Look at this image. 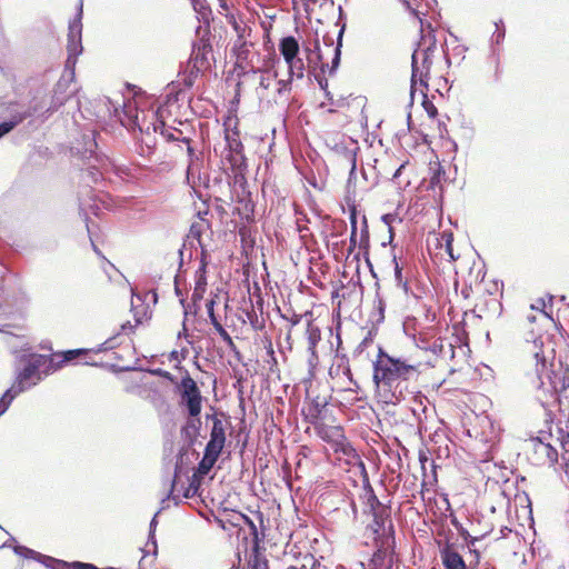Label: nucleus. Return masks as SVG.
<instances>
[{
	"label": "nucleus",
	"instance_id": "f257e3e1",
	"mask_svg": "<svg viewBox=\"0 0 569 569\" xmlns=\"http://www.w3.org/2000/svg\"><path fill=\"white\" fill-rule=\"evenodd\" d=\"M420 41L412 53L411 84L428 89V82L443 56L442 48L438 47L435 30L430 23L420 20Z\"/></svg>",
	"mask_w": 569,
	"mask_h": 569
},
{
	"label": "nucleus",
	"instance_id": "f03ea898",
	"mask_svg": "<svg viewBox=\"0 0 569 569\" xmlns=\"http://www.w3.org/2000/svg\"><path fill=\"white\" fill-rule=\"evenodd\" d=\"M420 363H410L405 359L395 358L379 348L378 358L373 363V381L391 388L397 381H407L419 375Z\"/></svg>",
	"mask_w": 569,
	"mask_h": 569
},
{
	"label": "nucleus",
	"instance_id": "7ed1b4c3",
	"mask_svg": "<svg viewBox=\"0 0 569 569\" xmlns=\"http://www.w3.org/2000/svg\"><path fill=\"white\" fill-rule=\"evenodd\" d=\"M212 44L209 30L201 33L198 30V39L193 42L192 52L188 61L189 76L184 79L188 87L193 84L194 78L211 67Z\"/></svg>",
	"mask_w": 569,
	"mask_h": 569
},
{
	"label": "nucleus",
	"instance_id": "20e7f679",
	"mask_svg": "<svg viewBox=\"0 0 569 569\" xmlns=\"http://www.w3.org/2000/svg\"><path fill=\"white\" fill-rule=\"evenodd\" d=\"M224 138L229 148L228 160L233 169H241L246 166L243 144L240 139L239 119L236 114L229 113L223 121Z\"/></svg>",
	"mask_w": 569,
	"mask_h": 569
},
{
	"label": "nucleus",
	"instance_id": "39448f33",
	"mask_svg": "<svg viewBox=\"0 0 569 569\" xmlns=\"http://www.w3.org/2000/svg\"><path fill=\"white\" fill-rule=\"evenodd\" d=\"M177 388L180 396L179 405L187 410L189 417L199 418L202 410L203 397L197 382L188 371H186V375L181 378Z\"/></svg>",
	"mask_w": 569,
	"mask_h": 569
},
{
	"label": "nucleus",
	"instance_id": "423d86ee",
	"mask_svg": "<svg viewBox=\"0 0 569 569\" xmlns=\"http://www.w3.org/2000/svg\"><path fill=\"white\" fill-rule=\"evenodd\" d=\"M112 339L106 340L99 348L97 349H73V350H67L63 352H56L52 353L49 359L48 369L49 370H58L60 369L64 363L73 361L76 359H81V362L83 365L89 366H97V361L93 360L92 355H96L101 351H106L109 349H112Z\"/></svg>",
	"mask_w": 569,
	"mask_h": 569
},
{
	"label": "nucleus",
	"instance_id": "0eeeda50",
	"mask_svg": "<svg viewBox=\"0 0 569 569\" xmlns=\"http://www.w3.org/2000/svg\"><path fill=\"white\" fill-rule=\"evenodd\" d=\"M527 456L535 466H555L558 462V451L540 437L529 439Z\"/></svg>",
	"mask_w": 569,
	"mask_h": 569
},
{
	"label": "nucleus",
	"instance_id": "6e6552de",
	"mask_svg": "<svg viewBox=\"0 0 569 569\" xmlns=\"http://www.w3.org/2000/svg\"><path fill=\"white\" fill-rule=\"evenodd\" d=\"M82 10L80 9L73 20L69 22L68 31V58L66 60V68L73 71L77 58L82 52V23H81Z\"/></svg>",
	"mask_w": 569,
	"mask_h": 569
},
{
	"label": "nucleus",
	"instance_id": "1a4fd4ad",
	"mask_svg": "<svg viewBox=\"0 0 569 569\" xmlns=\"http://www.w3.org/2000/svg\"><path fill=\"white\" fill-rule=\"evenodd\" d=\"M48 357L42 355L33 356L17 377V381L13 385L17 388L16 393H20L24 389L34 386L41 379L40 368L43 366L48 367Z\"/></svg>",
	"mask_w": 569,
	"mask_h": 569
},
{
	"label": "nucleus",
	"instance_id": "9d476101",
	"mask_svg": "<svg viewBox=\"0 0 569 569\" xmlns=\"http://www.w3.org/2000/svg\"><path fill=\"white\" fill-rule=\"evenodd\" d=\"M453 233L451 231H443L435 237L433 249L436 250L435 256L441 260L456 261L459 259V254H456L453 247Z\"/></svg>",
	"mask_w": 569,
	"mask_h": 569
},
{
	"label": "nucleus",
	"instance_id": "9b49d317",
	"mask_svg": "<svg viewBox=\"0 0 569 569\" xmlns=\"http://www.w3.org/2000/svg\"><path fill=\"white\" fill-rule=\"evenodd\" d=\"M313 429L317 436L329 443L331 448L338 446L340 441H345V429L340 425H328L321 421L317 423Z\"/></svg>",
	"mask_w": 569,
	"mask_h": 569
},
{
	"label": "nucleus",
	"instance_id": "f8f14e48",
	"mask_svg": "<svg viewBox=\"0 0 569 569\" xmlns=\"http://www.w3.org/2000/svg\"><path fill=\"white\" fill-rule=\"evenodd\" d=\"M440 558L445 569H475V566L467 565L458 550L449 543L440 549Z\"/></svg>",
	"mask_w": 569,
	"mask_h": 569
},
{
	"label": "nucleus",
	"instance_id": "ddd939ff",
	"mask_svg": "<svg viewBox=\"0 0 569 569\" xmlns=\"http://www.w3.org/2000/svg\"><path fill=\"white\" fill-rule=\"evenodd\" d=\"M211 419L212 428L210 431V439L206 445V448L221 453L226 443V427L223 421L217 415H213Z\"/></svg>",
	"mask_w": 569,
	"mask_h": 569
},
{
	"label": "nucleus",
	"instance_id": "4468645a",
	"mask_svg": "<svg viewBox=\"0 0 569 569\" xmlns=\"http://www.w3.org/2000/svg\"><path fill=\"white\" fill-rule=\"evenodd\" d=\"M151 126H152L153 132H157L158 130H160L161 136L167 141H181V142H184L187 144L188 154L190 157L194 156V150L190 146L191 139H189L188 137H184L180 129H169V128H166V124H164L163 121L153 122V123H151Z\"/></svg>",
	"mask_w": 569,
	"mask_h": 569
},
{
	"label": "nucleus",
	"instance_id": "2eb2a0df",
	"mask_svg": "<svg viewBox=\"0 0 569 569\" xmlns=\"http://www.w3.org/2000/svg\"><path fill=\"white\" fill-rule=\"evenodd\" d=\"M274 62H276V56H274V53H270L263 60V63L261 67H259L257 69L252 68V71L254 73H257V72L261 73L260 80H259V86H260V88H262L264 90H268L271 87L272 82L277 78V72H273L272 74L270 73V70L274 67Z\"/></svg>",
	"mask_w": 569,
	"mask_h": 569
},
{
	"label": "nucleus",
	"instance_id": "dca6fc26",
	"mask_svg": "<svg viewBox=\"0 0 569 569\" xmlns=\"http://www.w3.org/2000/svg\"><path fill=\"white\" fill-rule=\"evenodd\" d=\"M332 450L337 455V459L343 460L348 466H356L358 463L362 465L360 456L348 441L347 437L345 438V441H340L338 446L332 448Z\"/></svg>",
	"mask_w": 569,
	"mask_h": 569
},
{
	"label": "nucleus",
	"instance_id": "f3484780",
	"mask_svg": "<svg viewBox=\"0 0 569 569\" xmlns=\"http://www.w3.org/2000/svg\"><path fill=\"white\" fill-rule=\"evenodd\" d=\"M253 47V42L250 39H236L232 46V53L236 57V64L242 69L247 67L248 59L250 56V48Z\"/></svg>",
	"mask_w": 569,
	"mask_h": 569
},
{
	"label": "nucleus",
	"instance_id": "a211bd4d",
	"mask_svg": "<svg viewBox=\"0 0 569 569\" xmlns=\"http://www.w3.org/2000/svg\"><path fill=\"white\" fill-rule=\"evenodd\" d=\"M300 46L293 36L283 37L279 42V51L283 57L284 62L298 56Z\"/></svg>",
	"mask_w": 569,
	"mask_h": 569
},
{
	"label": "nucleus",
	"instance_id": "6ab92c4d",
	"mask_svg": "<svg viewBox=\"0 0 569 569\" xmlns=\"http://www.w3.org/2000/svg\"><path fill=\"white\" fill-rule=\"evenodd\" d=\"M220 455L221 453H219V452H216V451L204 448V455L198 465L197 472L194 476L198 475L201 478L207 476L210 472V470L213 468V466L217 462Z\"/></svg>",
	"mask_w": 569,
	"mask_h": 569
},
{
	"label": "nucleus",
	"instance_id": "aec40b11",
	"mask_svg": "<svg viewBox=\"0 0 569 569\" xmlns=\"http://www.w3.org/2000/svg\"><path fill=\"white\" fill-rule=\"evenodd\" d=\"M306 336L308 341V350L312 357L317 358V345L321 340L320 328L315 325L313 321H308Z\"/></svg>",
	"mask_w": 569,
	"mask_h": 569
},
{
	"label": "nucleus",
	"instance_id": "412c9836",
	"mask_svg": "<svg viewBox=\"0 0 569 569\" xmlns=\"http://www.w3.org/2000/svg\"><path fill=\"white\" fill-rule=\"evenodd\" d=\"M327 402L320 403L318 401H312L306 411H303L305 419L315 427L317 423L321 422L322 411L326 408Z\"/></svg>",
	"mask_w": 569,
	"mask_h": 569
},
{
	"label": "nucleus",
	"instance_id": "4be33fe9",
	"mask_svg": "<svg viewBox=\"0 0 569 569\" xmlns=\"http://www.w3.org/2000/svg\"><path fill=\"white\" fill-rule=\"evenodd\" d=\"M228 22L232 26L234 32L237 33V39H250L252 34V29L248 27L246 23L238 21L234 14H227Z\"/></svg>",
	"mask_w": 569,
	"mask_h": 569
},
{
	"label": "nucleus",
	"instance_id": "5701e85b",
	"mask_svg": "<svg viewBox=\"0 0 569 569\" xmlns=\"http://www.w3.org/2000/svg\"><path fill=\"white\" fill-rule=\"evenodd\" d=\"M263 346H264L266 353H267V359L264 360V362L268 366V370L271 373L279 372L278 360L276 358V353H274L272 341H271V339L269 337H266L263 339Z\"/></svg>",
	"mask_w": 569,
	"mask_h": 569
},
{
	"label": "nucleus",
	"instance_id": "b1692460",
	"mask_svg": "<svg viewBox=\"0 0 569 569\" xmlns=\"http://www.w3.org/2000/svg\"><path fill=\"white\" fill-rule=\"evenodd\" d=\"M288 66V74L290 78L302 79L305 77V62L301 58L296 56V58L286 61Z\"/></svg>",
	"mask_w": 569,
	"mask_h": 569
},
{
	"label": "nucleus",
	"instance_id": "393cba45",
	"mask_svg": "<svg viewBox=\"0 0 569 569\" xmlns=\"http://www.w3.org/2000/svg\"><path fill=\"white\" fill-rule=\"evenodd\" d=\"M373 516V531L375 533H378L381 528H383L386 520L389 518V511L383 506L381 509H376L371 511Z\"/></svg>",
	"mask_w": 569,
	"mask_h": 569
},
{
	"label": "nucleus",
	"instance_id": "a878e982",
	"mask_svg": "<svg viewBox=\"0 0 569 569\" xmlns=\"http://www.w3.org/2000/svg\"><path fill=\"white\" fill-rule=\"evenodd\" d=\"M16 386L8 389L0 399V417L9 409L12 400L19 395L16 393Z\"/></svg>",
	"mask_w": 569,
	"mask_h": 569
},
{
	"label": "nucleus",
	"instance_id": "bb28decb",
	"mask_svg": "<svg viewBox=\"0 0 569 569\" xmlns=\"http://www.w3.org/2000/svg\"><path fill=\"white\" fill-rule=\"evenodd\" d=\"M206 286H207L206 277H204V273L202 272L201 274H199V277L196 281V286H194L193 293H192L193 301L202 299L203 293L206 291Z\"/></svg>",
	"mask_w": 569,
	"mask_h": 569
},
{
	"label": "nucleus",
	"instance_id": "cd10ccee",
	"mask_svg": "<svg viewBox=\"0 0 569 569\" xmlns=\"http://www.w3.org/2000/svg\"><path fill=\"white\" fill-rule=\"evenodd\" d=\"M248 569H269L268 560L259 555H254L248 561Z\"/></svg>",
	"mask_w": 569,
	"mask_h": 569
},
{
	"label": "nucleus",
	"instance_id": "c85d7f7f",
	"mask_svg": "<svg viewBox=\"0 0 569 569\" xmlns=\"http://www.w3.org/2000/svg\"><path fill=\"white\" fill-rule=\"evenodd\" d=\"M292 80L293 78H290L288 74V79H281L276 82L277 92L279 96L289 94L291 92Z\"/></svg>",
	"mask_w": 569,
	"mask_h": 569
},
{
	"label": "nucleus",
	"instance_id": "c756f323",
	"mask_svg": "<svg viewBox=\"0 0 569 569\" xmlns=\"http://www.w3.org/2000/svg\"><path fill=\"white\" fill-rule=\"evenodd\" d=\"M218 335L221 337V339L227 343V346L231 349H236V345L231 338V336L228 333V331L222 327L221 323H217V326L213 327Z\"/></svg>",
	"mask_w": 569,
	"mask_h": 569
},
{
	"label": "nucleus",
	"instance_id": "7c9ffc66",
	"mask_svg": "<svg viewBox=\"0 0 569 569\" xmlns=\"http://www.w3.org/2000/svg\"><path fill=\"white\" fill-rule=\"evenodd\" d=\"M367 506L370 508V511L376 509H381L383 505L379 501L378 497L375 495L372 488H369L367 491Z\"/></svg>",
	"mask_w": 569,
	"mask_h": 569
},
{
	"label": "nucleus",
	"instance_id": "2f4dec72",
	"mask_svg": "<svg viewBox=\"0 0 569 569\" xmlns=\"http://www.w3.org/2000/svg\"><path fill=\"white\" fill-rule=\"evenodd\" d=\"M333 52H335V56H333V59H332L331 67H329L328 63L321 62V67L320 68H321L322 72H326V70L328 69L329 73H332L337 69V67L339 64V61H340V48H339V46L333 49Z\"/></svg>",
	"mask_w": 569,
	"mask_h": 569
},
{
	"label": "nucleus",
	"instance_id": "473e14b6",
	"mask_svg": "<svg viewBox=\"0 0 569 569\" xmlns=\"http://www.w3.org/2000/svg\"><path fill=\"white\" fill-rule=\"evenodd\" d=\"M193 9L200 14L204 16L210 12V6L207 0H190Z\"/></svg>",
	"mask_w": 569,
	"mask_h": 569
},
{
	"label": "nucleus",
	"instance_id": "72a5a7b5",
	"mask_svg": "<svg viewBox=\"0 0 569 569\" xmlns=\"http://www.w3.org/2000/svg\"><path fill=\"white\" fill-rule=\"evenodd\" d=\"M23 119H24V117H19L18 119H16L13 121H4V122L0 123V137L10 132Z\"/></svg>",
	"mask_w": 569,
	"mask_h": 569
},
{
	"label": "nucleus",
	"instance_id": "f704fd0d",
	"mask_svg": "<svg viewBox=\"0 0 569 569\" xmlns=\"http://www.w3.org/2000/svg\"><path fill=\"white\" fill-rule=\"evenodd\" d=\"M203 227H204V221L193 222L190 227L189 236L191 238L200 241V238H201V234L203 231Z\"/></svg>",
	"mask_w": 569,
	"mask_h": 569
},
{
	"label": "nucleus",
	"instance_id": "c9c22d12",
	"mask_svg": "<svg viewBox=\"0 0 569 569\" xmlns=\"http://www.w3.org/2000/svg\"><path fill=\"white\" fill-rule=\"evenodd\" d=\"M213 307H214V300L213 299L208 300L206 303V308H207V312H208L210 322L214 327V326H217V323H220V322L214 315Z\"/></svg>",
	"mask_w": 569,
	"mask_h": 569
},
{
	"label": "nucleus",
	"instance_id": "e433bc0d",
	"mask_svg": "<svg viewBox=\"0 0 569 569\" xmlns=\"http://www.w3.org/2000/svg\"><path fill=\"white\" fill-rule=\"evenodd\" d=\"M350 223H351V240L356 241L357 236V211L356 208L352 207L350 210Z\"/></svg>",
	"mask_w": 569,
	"mask_h": 569
},
{
	"label": "nucleus",
	"instance_id": "4c0bfd02",
	"mask_svg": "<svg viewBox=\"0 0 569 569\" xmlns=\"http://www.w3.org/2000/svg\"><path fill=\"white\" fill-rule=\"evenodd\" d=\"M422 106H423L427 114L431 119H435L438 116V109L436 108V106L431 101L425 100Z\"/></svg>",
	"mask_w": 569,
	"mask_h": 569
},
{
	"label": "nucleus",
	"instance_id": "58836bf2",
	"mask_svg": "<svg viewBox=\"0 0 569 569\" xmlns=\"http://www.w3.org/2000/svg\"><path fill=\"white\" fill-rule=\"evenodd\" d=\"M560 467L561 469L563 470L568 481H569V451H565L562 455H561V463H560Z\"/></svg>",
	"mask_w": 569,
	"mask_h": 569
},
{
	"label": "nucleus",
	"instance_id": "ea45409f",
	"mask_svg": "<svg viewBox=\"0 0 569 569\" xmlns=\"http://www.w3.org/2000/svg\"><path fill=\"white\" fill-rule=\"evenodd\" d=\"M139 323H141V319L136 317V325H131V322H130V321H127V322H124V323H122V325H121V330H122V332H123V333H126V335H130V333H132V332H133L134 328H136Z\"/></svg>",
	"mask_w": 569,
	"mask_h": 569
},
{
	"label": "nucleus",
	"instance_id": "a19ab883",
	"mask_svg": "<svg viewBox=\"0 0 569 569\" xmlns=\"http://www.w3.org/2000/svg\"><path fill=\"white\" fill-rule=\"evenodd\" d=\"M152 372H153V375H157V376L170 381L171 383H176V378L167 370L156 369Z\"/></svg>",
	"mask_w": 569,
	"mask_h": 569
},
{
	"label": "nucleus",
	"instance_id": "79ce46f5",
	"mask_svg": "<svg viewBox=\"0 0 569 569\" xmlns=\"http://www.w3.org/2000/svg\"><path fill=\"white\" fill-rule=\"evenodd\" d=\"M403 2V4L406 6V8L408 10L411 11V13L418 19V21L420 22V20H422L420 17H419V13L418 11L412 7L410 0H401Z\"/></svg>",
	"mask_w": 569,
	"mask_h": 569
},
{
	"label": "nucleus",
	"instance_id": "37998d69",
	"mask_svg": "<svg viewBox=\"0 0 569 569\" xmlns=\"http://www.w3.org/2000/svg\"><path fill=\"white\" fill-rule=\"evenodd\" d=\"M385 558V551L381 548H378V550L372 556V561L375 562H381Z\"/></svg>",
	"mask_w": 569,
	"mask_h": 569
},
{
	"label": "nucleus",
	"instance_id": "c03bdc74",
	"mask_svg": "<svg viewBox=\"0 0 569 569\" xmlns=\"http://www.w3.org/2000/svg\"><path fill=\"white\" fill-rule=\"evenodd\" d=\"M301 315H293L290 319H289V322L291 325V328L296 325H298L300 321H301Z\"/></svg>",
	"mask_w": 569,
	"mask_h": 569
},
{
	"label": "nucleus",
	"instance_id": "a18cd8bd",
	"mask_svg": "<svg viewBox=\"0 0 569 569\" xmlns=\"http://www.w3.org/2000/svg\"><path fill=\"white\" fill-rule=\"evenodd\" d=\"M136 124L138 126L139 130L141 132H146L147 136H149V130H150V126H147L146 128H143L140 123H139V120H138V116H136Z\"/></svg>",
	"mask_w": 569,
	"mask_h": 569
},
{
	"label": "nucleus",
	"instance_id": "49530a36",
	"mask_svg": "<svg viewBox=\"0 0 569 569\" xmlns=\"http://www.w3.org/2000/svg\"><path fill=\"white\" fill-rule=\"evenodd\" d=\"M319 84L321 89L326 92V96L329 97V92L327 91L328 88V81L326 79L319 80Z\"/></svg>",
	"mask_w": 569,
	"mask_h": 569
},
{
	"label": "nucleus",
	"instance_id": "de8ad7c7",
	"mask_svg": "<svg viewBox=\"0 0 569 569\" xmlns=\"http://www.w3.org/2000/svg\"><path fill=\"white\" fill-rule=\"evenodd\" d=\"M218 1H219V6H220V8H221L223 11L228 12V11H229V6H228L227 1H226V0H218ZM227 14H229V13H226V16H227Z\"/></svg>",
	"mask_w": 569,
	"mask_h": 569
},
{
	"label": "nucleus",
	"instance_id": "09e8293b",
	"mask_svg": "<svg viewBox=\"0 0 569 569\" xmlns=\"http://www.w3.org/2000/svg\"><path fill=\"white\" fill-rule=\"evenodd\" d=\"M395 274H396L397 280L401 281V279H402L401 268L399 267L398 263H396Z\"/></svg>",
	"mask_w": 569,
	"mask_h": 569
},
{
	"label": "nucleus",
	"instance_id": "8fccbe9b",
	"mask_svg": "<svg viewBox=\"0 0 569 569\" xmlns=\"http://www.w3.org/2000/svg\"><path fill=\"white\" fill-rule=\"evenodd\" d=\"M483 282H485V277H482L480 283L477 284V291L478 292H481V291L486 290L485 288H482Z\"/></svg>",
	"mask_w": 569,
	"mask_h": 569
},
{
	"label": "nucleus",
	"instance_id": "3c124183",
	"mask_svg": "<svg viewBox=\"0 0 569 569\" xmlns=\"http://www.w3.org/2000/svg\"><path fill=\"white\" fill-rule=\"evenodd\" d=\"M369 342H371V340H369L368 338L363 339V340L361 341V343L359 345V348H365V347H367V345H368Z\"/></svg>",
	"mask_w": 569,
	"mask_h": 569
},
{
	"label": "nucleus",
	"instance_id": "603ef678",
	"mask_svg": "<svg viewBox=\"0 0 569 569\" xmlns=\"http://www.w3.org/2000/svg\"><path fill=\"white\" fill-rule=\"evenodd\" d=\"M477 540H478V538H476V537H471V538H470V540L468 541V546H469V547H470V546H473V545H475V542H476Z\"/></svg>",
	"mask_w": 569,
	"mask_h": 569
},
{
	"label": "nucleus",
	"instance_id": "864d4df0",
	"mask_svg": "<svg viewBox=\"0 0 569 569\" xmlns=\"http://www.w3.org/2000/svg\"><path fill=\"white\" fill-rule=\"evenodd\" d=\"M378 308H379L380 312L382 313V311H383V302H382L381 299L378 300Z\"/></svg>",
	"mask_w": 569,
	"mask_h": 569
},
{
	"label": "nucleus",
	"instance_id": "5fc2aeb1",
	"mask_svg": "<svg viewBox=\"0 0 569 569\" xmlns=\"http://www.w3.org/2000/svg\"><path fill=\"white\" fill-rule=\"evenodd\" d=\"M475 557H476V565L479 562L480 555L477 550H473Z\"/></svg>",
	"mask_w": 569,
	"mask_h": 569
},
{
	"label": "nucleus",
	"instance_id": "6e6d98bb",
	"mask_svg": "<svg viewBox=\"0 0 569 569\" xmlns=\"http://www.w3.org/2000/svg\"><path fill=\"white\" fill-rule=\"evenodd\" d=\"M288 569H308V568L306 566H301V567L291 566Z\"/></svg>",
	"mask_w": 569,
	"mask_h": 569
},
{
	"label": "nucleus",
	"instance_id": "4d7b16f0",
	"mask_svg": "<svg viewBox=\"0 0 569 569\" xmlns=\"http://www.w3.org/2000/svg\"><path fill=\"white\" fill-rule=\"evenodd\" d=\"M460 535H461L465 539H467L468 532H467V531H465V530H462V531H460Z\"/></svg>",
	"mask_w": 569,
	"mask_h": 569
},
{
	"label": "nucleus",
	"instance_id": "13d9d810",
	"mask_svg": "<svg viewBox=\"0 0 569 569\" xmlns=\"http://www.w3.org/2000/svg\"><path fill=\"white\" fill-rule=\"evenodd\" d=\"M286 339H287V341H289V340L291 339V328L289 329V331H288V335H287V338H286Z\"/></svg>",
	"mask_w": 569,
	"mask_h": 569
},
{
	"label": "nucleus",
	"instance_id": "bf43d9fd",
	"mask_svg": "<svg viewBox=\"0 0 569 569\" xmlns=\"http://www.w3.org/2000/svg\"><path fill=\"white\" fill-rule=\"evenodd\" d=\"M170 356H171V358L176 359L178 357V352L177 351H172Z\"/></svg>",
	"mask_w": 569,
	"mask_h": 569
},
{
	"label": "nucleus",
	"instance_id": "052dcab7",
	"mask_svg": "<svg viewBox=\"0 0 569 569\" xmlns=\"http://www.w3.org/2000/svg\"><path fill=\"white\" fill-rule=\"evenodd\" d=\"M425 487H426V482L423 481V482L421 483V493H423V488H425Z\"/></svg>",
	"mask_w": 569,
	"mask_h": 569
},
{
	"label": "nucleus",
	"instance_id": "680f3d73",
	"mask_svg": "<svg viewBox=\"0 0 569 569\" xmlns=\"http://www.w3.org/2000/svg\"><path fill=\"white\" fill-rule=\"evenodd\" d=\"M318 59H319V61L321 62V60H322V54H321L320 52H318Z\"/></svg>",
	"mask_w": 569,
	"mask_h": 569
},
{
	"label": "nucleus",
	"instance_id": "e2e57ef3",
	"mask_svg": "<svg viewBox=\"0 0 569 569\" xmlns=\"http://www.w3.org/2000/svg\"><path fill=\"white\" fill-rule=\"evenodd\" d=\"M336 569H345L342 565H338Z\"/></svg>",
	"mask_w": 569,
	"mask_h": 569
},
{
	"label": "nucleus",
	"instance_id": "0e129e2a",
	"mask_svg": "<svg viewBox=\"0 0 569 569\" xmlns=\"http://www.w3.org/2000/svg\"><path fill=\"white\" fill-rule=\"evenodd\" d=\"M420 461L423 463V461H427V457L420 458Z\"/></svg>",
	"mask_w": 569,
	"mask_h": 569
},
{
	"label": "nucleus",
	"instance_id": "69168bd1",
	"mask_svg": "<svg viewBox=\"0 0 569 569\" xmlns=\"http://www.w3.org/2000/svg\"><path fill=\"white\" fill-rule=\"evenodd\" d=\"M316 49H317V50L319 49V42H318V40L316 41Z\"/></svg>",
	"mask_w": 569,
	"mask_h": 569
},
{
	"label": "nucleus",
	"instance_id": "338daca9",
	"mask_svg": "<svg viewBox=\"0 0 569 569\" xmlns=\"http://www.w3.org/2000/svg\"><path fill=\"white\" fill-rule=\"evenodd\" d=\"M297 2H298V0H292L293 6H296V4H297Z\"/></svg>",
	"mask_w": 569,
	"mask_h": 569
}]
</instances>
